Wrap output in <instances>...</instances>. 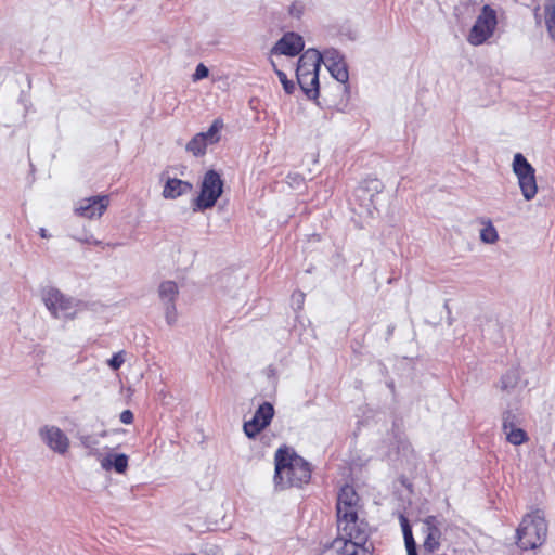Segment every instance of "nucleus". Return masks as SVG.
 <instances>
[{"mask_svg": "<svg viewBox=\"0 0 555 555\" xmlns=\"http://www.w3.org/2000/svg\"><path fill=\"white\" fill-rule=\"evenodd\" d=\"M312 477L311 464L292 447L283 444L274 453L273 483L276 490L301 489Z\"/></svg>", "mask_w": 555, "mask_h": 555, "instance_id": "f257e3e1", "label": "nucleus"}, {"mask_svg": "<svg viewBox=\"0 0 555 555\" xmlns=\"http://www.w3.org/2000/svg\"><path fill=\"white\" fill-rule=\"evenodd\" d=\"M322 61V54L315 49H308L298 60L296 68L297 82L309 99H317L319 95V70Z\"/></svg>", "mask_w": 555, "mask_h": 555, "instance_id": "f03ea898", "label": "nucleus"}, {"mask_svg": "<svg viewBox=\"0 0 555 555\" xmlns=\"http://www.w3.org/2000/svg\"><path fill=\"white\" fill-rule=\"evenodd\" d=\"M547 535V524L544 514L535 509L524 516L517 529V544L522 550H534L541 546Z\"/></svg>", "mask_w": 555, "mask_h": 555, "instance_id": "7ed1b4c3", "label": "nucleus"}, {"mask_svg": "<svg viewBox=\"0 0 555 555\" xmlns=\"http://www.w3.org/2000/svg\"><path fill=\"white\" fill-rule=\"evenodd\" d=\"M499 25L498 12L490 4L481 7L466 40L473 47L487 43L495 34Z\"/></svg>", "mask_w": 555, "mask_h": 555, "instance_id": "20e7f679", "label": "nucleus"}, {"mask_svg": "<svg viewBox=\"0 0 555 555\" xmlns=\"http://www.w3.org/2000/svg\"><path fill=\"white\" fill-rule=\"evenodd\" d=\"M223 180L219 172L209 169L205 172L197 197L193 201V209L204 211L212 208L223 193Z\"/></svg>", "mask_w": 555, "mask_h": 555, "instance_id": "39448f33", "label": "nucleus"}, {"mask_svg": "<svg viewBox=\"0 0 555 555\" xmlns=\"http://www.w3.org/2000/svg\"><path fill=\"white\" fill-rule=\"evenodd\" d=\"M336 538L348 541V543L366 544L370 537V528L365 520L360 519L359 515L351 517L337 518Z\"/></svg>", "mask_w": 555, "mask_h": 555, "instance_id": "423d86ee", "label": "nucleus"}, {"mask_svg": "<svg viewBox=\"0 0 555 555\" xmlns=\"http://www.w3.org/2000/svg\"><path fill=\"white\" fill-rule=\"evenodd\" d=\"M513 170L517 176L518 184L525 199H533L538 193L535 170L521 153H517L514 156Z\"/></svg>", "mask_w": 555, "mask_h": 555, "instance_id": "0eeeda50", "label": "nucleus"}, {"mask_svg": "<svg viewBox=\"0 0 555 555\" xmlns=\"http://www.w3.org/2000/svg\"><path fill=\"white\" fill-rule=\"evenodd\" d=\"M275 411L270 402L261 403L249 421L244 422L243 431L249 439H255L272 422Z\"/></svg>", "mask_w": 555, "mask_h": 555, "instance_id": "6e6552de", "label": "nucleus"}, {"mask_svg": "<svg viewBox=\"0 0 555 555\" xmlns=\"http://www.w3.org/2000/svg\"><path fill=\"white\" fill-rule=\"evenodd\" d=\"M42 299L54 318L63 315L73 319L75 317V312L70 311L74 307L72 299L67 298L57 288L49 287L43 291Z\"/></svg>", "mask_w": 555, "mask_h": 555, "instance_id": "1a4fd4ad", "label": "nucleus"}, {"mask_svg": "<svg viewBox=\"0 0 555 555\" xmlns=\"http://www.w3.org/2000/svg\"><path fill=\"white\" fill-rule=\"evenodd\" d=\"M360 498L350 485H345L338 492L336 503V515L337 518L351 517L359 515Z\"/></svg>", "mask_w": 555, "mask_h": 555, "instance_id": "9d476101", "label": "nucleus"}, {"mask_svg": "<svg viewBox=\"0 0 555 555\" xmlns=\"http://www.w3.org/2000/svg\"><path fill=\"white\" fill-rule=\"evenodd\" d=\"M108 205V195H98L81 199L75 211L79 217L82 218H100L106 211Z\"/></svg>", "mask_w": 555, "mask_h": 555, "instance_id": "9b49d317", "label": "nucleus"}, {"mask_svg": "<svg viewBox=\"0 0 555 555\" xmlns=\"http://www.w3.org/2000/svg\"><path fill=\"white\" fill-rule=\"evenodd\" d=\"M323 63L331 75L340 83L346 85L349 79V73L344 56L336 49H327L322 54Z\"/></svg>", "mask_w": 555, "mask_h": 555, "instance_id": "f8f14e48", "label": "nucleus"}, {"mask_svg": "<svg viewBox=\"0 0 555 555\" xmlns=\"http://www.w3.org/2000/svg\"><path fill=\"white\" fill-rule=\"evenodd\" d=\"M46 444L56 453L65 454L69 449L68 437L56 426H43L39 430Z\"/></svg>", "mask_w": 555, "mask_h": 555, "instance_id": "ddd939ff", "label": "nucleus"}, {"mask_svg": "<svg viewBox=\"0 0 555 555\" xmlns=\"http://www.w3.org/2000/svg\"><path fill=\"white\" fill-rule=\"evenodd\" d=\"M305 47L301 36L295 33L285 34L271 49V54L295 56L299 54Z\"/></svg>", "mask_w": 555, "mask_h": 555, "instance_id": "4468645a", "label": "nucleus"}, {"mask_svg": "<svg viewBox=\"0 0 555 555\" xmlns=\"http://www.w3.org/2000/svg\"><path fill=\"white\" fill-rule=\"evenodd\" d=\"M425 538L423 548L427 553H434L440 547L441 531L438 526V520L435 516H428L424 519Z\"/></svg>", "mask_w": 555, "mask_h": 555, "instance_id": "2eb2a0df", "label": "nucleus"}, {"mask_svg": "<svg viewBox=\"0 0 555 555\" xmlns=\"http://www.w3.org/2000/svg\"><path fill=\"white\" fill-rule=\"evenodd\" d=\"M193 190L192 183L178 178H169L163 189V197L175 199L190 193Z\"/></svg>", "mask_w": 555, "mask_h": 555, "instance_id": "dca6fc26", "label": "nucleus"}, {"mask_svg": "<svg viewBox=\"0 0 555 555\" xmlns=\"http://www.w3.org/2000/svg\"><path fill=\"white\" fill-rule=\"evenodd\" d=\"M503 430L506 433V439L514 446H520L528 440L527 433L521 428L514 427V415L507 412L503 420Z\"/></svg>", "mask_w": 555, "mask_h": 555, "instance_id": "f3484780", "label": "nucleus"}, {"mask_svg": "<svg viewBox=\"0 0 555 555\" xmlns=\"http://www.w3.org/2000/svg\"><path fill=\"white\" fill-rule=\"evenodd\" d=\"M352 548L353 543L335 538L321 548L319 555H349Z\"/></svg>", "mask_w": 555, "mask_h": 555, "instance_id": "a211bd4d", "label": "nucleus"}, {"mask_svg": "<svg viewBox=\"0 0 555 555\" xmlns=\"http://www.w3.org/2000/svg\"><path fill=\"white\" fill-rule=\"evenodd\" d=\"M208 145L204 134L197 133L188 142L186 151L198 157L205 155Z\"/></svg>", "mask_w": 555, "mask_h": 555, "instance_id": "6ab92c4d", "label": "nucleus"}, {"mask_svg": "<svg viewBox=\"0 0 555 555\" xmlns=\"http://www.w3.org/2000/svg\"><path fill=\"white\" fill-rule=\"evenodd\" d=\"M401 527L408 555H417L416 543L413 538L411 526L409 525L408 519L403 516L401 517Z\"/></svg>", "mask_w": 555, "mask_h": 555, "instance_id": "aec40b11", "label": "nucleus"}, {"mask_svg": "<svg viewBox=\"0 0 555 555\" xmlns=\"http://www.w3.org/2000/svg\"><path fill=\"white\" fill-rule=\"evenodd\" d=\"M102 466L105 469H109L114 466L117 473L122 474L128 467V456L126 454H117L114 455L113 460H111V457H105L102 461Z\"/></svg>", "mask_w": 555, "mask_h": 555, "instance_id": "412c9836", "label": "nucleus"}, {"mask_svg": "<svg viewBox=\"0 0 555 555\" xmlns=\"http://www.w3.org/2000/svg\"><path fill=\"white\" fill-rule=\"evenodd\" d=\"M224 122L221 118H216L210 125L206 132H199L204 134V138L209 144H216L220 141V131L223 129Z\"/></svg>", "mask_w": 555, "mask_h": 555, "instance_id": "4be33fe9", "label": "nucleus"}, {"mask_svg": "<svg viewBox=\"0 0 555 555\" xmlns=\"http://www.w3.org/2000/svg\"><path fill=\"white\" fill-rule=\"evenodd\" d=\"M481 224H483V228L480 231V240L487 244L496 243L499 234L492 222L490 220L481 219Z\"/></svg>", "mask_w": 555, "mask_h": 555, "instance_id": "5701e85b", "label": "nucleus"}, {"mask_svg": "<svg viewBox=\"0 0 555 555\" xmlns=\"http://www.w3.org/2000/svg\"><path fill=\"white\" fill-rule=\"evenodd\" d=\"M178 295V285L173 281H165L159 285V296L163 300H167L168 304L175 302Z\"/></svg>", "mask_w": 555, "mask_h": 555, "instance_id": "b1692460", "label": "nucleus"}, {"mask_svg": "<svg viewBox=\"0 0 555 555\" xmlns=\"http://www.w3.org/2000/svg\"><path fill=\"white\" fill-rule=\"evenodd\" d=\"M271 65H272V67L274 69V72H275L280 82L282 83L285 93L286 94H293L294 91H295V83H294V81L288 79L287 75L283 70L279 69L276 67V64L273 61H271Z\"/></svg>", "mask_w": 555, "mask_h": 555, "instance_id": "393cba45", "label": "nucleus"}, {"mask_svg": "<svg viewBox=\"0 0 555 555\" xmlns=\"http://www.w3.org/2000/svg\"><path fill=\"white\" fill-rule=\"evenodd\" d=\"M545 23L551 37L555 40V4L550 3L544 8Z\"/></svg>", "mask_w": 555, "mask_h": 555, "instance_id": "a878e982", "label": "nucleus"}, {"mask_svg": "<svg viewBox=\"0 0 555 555\" xmlns=\"http://www.w3.org/2000/svg\"><path fill=\"white\" fill-rule=\"evenodd\" d=\"M124 362H125L124 351H119L117 353H114L113 357L108 360V365L114 371H117L120 369V366L124 364Z\"/></svg>", "mask_w": 555, "mask_h": 555, "instance_id": "bb28decb", "label": "nucleus"}, {"mask_svg": "<svg viewBox=\"0 0 555 555\" xmlns=\"http://www.w3.org/2000/svg\"><path fill=\"white\" fill-rule=\"evenodd\" d=\"M305 5L300 1L293 2L288 8L289 15L299 18L304 13Z\"/></svg>", "mask_w": 555, "mask_h": 555, "instance_id": "cd10ccee", "label": "nucleus"}, {"mask_svg": "<svg viewBox=\"0 0 555 555\" xmlns=\"http://www.w3.org/2000/svg\"><path fill=\"white\" fill-rule=\"evenodd\" d=\"M349 555H373L365 544L353 543V548Z\"/></svg>", "mask_w": 555, "mask_h": 555, "instance_id": "c85d7f7f", "label": "nucleus"}, {"mask_svg": "<svg viewBox=\"0 0 555 555\" xmlns=\"http://www.w3.org/2000/svg\"><path fill=\"white\" fill-rule=\"evenodd\" d=\"M208 68L204 65V64H198L196 69H195V73L193 75V79L194 80H201L203 78H206L208 76Z\"/></svg>", "mask_w": 555, "mask_h": 555, "instance_id": "c756f323", "label": "nucleus"}, {"mask_svg": "<svg viewBox=\"0 0 555 555\" xmlns=\"http://www.w3.org/2000/svg\"><path fill=\"white\" fill-rule=\"evenodd\" d=\"M176 319H177V310H176L175 302H172V304H169V306L167 307L166 320H167L168 324H173L176 322Z\"/></svg>", "mask_w": 555, "mask_h": 555, "instance_id": "7c9ffc66", "label": "nucleus"}, {"mask_svg": "<svg viewBox=\"0 0 555 555\" xmlns=\"http://www.w3.org/2000/svg\"><path fill=\"white\" fill-rule=\"evenodd\" d=\"M134 420L133 413L130 410H125L120 413V422L122 424H132Z\"/></svg>", "mask_w": 555, "mask_h": 555, "instance_id": "2f4dec72", "label": "nucleus"}, {"mask_svg": "<svg viewBox=\"0 0 555 555\" xmlns=\"http://www.w3.org/2000/svg\"><path fill=\"white\" fill-rule=\"evenodd\" d=\"M40 235H41L42 237H46V236H47V234H46V230H44V229H41V230H40Z\"/></svg>", "mask_w": 555, "mask_h": 555, "instance_id": "473e14b6", "label": "nucleus"}, {"mask_svg": "<svg viewBox=\"0 0 555 555\" xmlns=\"http://www.w3.org/2000/svg\"><path fill=\"white\" fill-rule=\"evenodd\" d=\"M190 555H196V554H190Z\"/></svg>", "mask_w": 555, "mask_h": 555, "instance_id": "72a5a7b5", "label": "nucleus"}]
</instances>
